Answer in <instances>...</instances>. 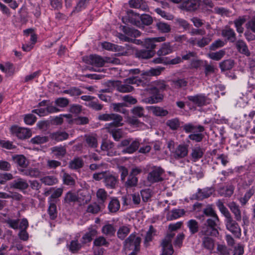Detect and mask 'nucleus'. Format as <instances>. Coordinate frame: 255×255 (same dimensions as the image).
I'll return each instance as SVG.
<instances>
[{
  "instance_id": "9b49d317",
  "label": "nucleus",
  "mask_w": 255,
  "mask_h": 255,
  "mask_svg": "<svg viewBox=\"0 0 255 255\" xmlns=\"http://www.w3.org/2000/svg\"><path fill=\"white\" fill-rule=\"evenodd\" d=\"M225 222L226 228L229 231L235 235H241V228L237 221L234 220L232 216L226 219Z\"/></svg>"
},
{
  "instance_id": "39448f33",
  "label": "nucleus",
  "mask_w": 255,
  "mask_h": 255,
  "mask_svg": "<svg viewBox=\"0 0 255 255\" xmlns=\"http://www.w3.org/2000/svg\"><path fill=\"white\" fill-rule=\"evenodd\" d=\"M174 235V233L168 234L162 241L161 246L162 253L161 255H172L173 254V249L171 242Z\"/></svg>"
},
{
  "instance_id": "603ef678",
  "label": "nucleus",
  "mask_w": 255,
  "mask_h": 255,
  "mask_svg": "<svg viewBox=\"0 0 255 255\" xmlns=\"http://www.w3.org/2000/svg\"><path fill=\"white\" fill-rule=\"evenodd\" d=\"M129 232L130 228L128 227L125 226H122L120 227L117 232L118 237L121 240H124Z\"/></svg>"
},
{
  "instance_id": "49530a36",
  "label": "nucleus",
  "mask_w": 255,
  "mask_h": 255,
  "mask_svg": "<svg viewBox=\"0 0 255 255\" xmlns=\"http://www.w3.org/2000/svg\"><path fill=\"white\" fill-rule=\"evenodd\" d=\"M212 34H208L206 37H203L202 38L197 40L196 45L201 48L205 47L212 41Z\"/></svg>"
},
{
  "instance_id": "473e14b6",
  "label": "nucleus",
  "mask_w": 255,
  "mask_h": 255,
  "mask_svg": "<svg viewBox=\"0 0 255 255\" xmlns=\"http://www.w3.org/2000/svg\"><path fill=\"white\" fill-rule=\"evenodd\" d=\"M118 179L115 176L110 174H106L104 179L105 185L107 187L114 188L117 183Z\"/></svg>"
},
{
  "instance_id": "8fccbe9b",
  "label": "nucleus",
  "mask_w": 255,
  "mask_h": 255,
  "mask_svg": "<svg viewBox=\"0 0 255 255\" xmlns=\"http://www.w3.org/2000/svg\"><path fill=\"white\" fill-rule=\"evenodd\" d=\"M91 0H79L75 6L72 13L78 12L85 9Z\"/></svg>"
},
{
  "instance_id": "e433bc0d",
  "label": "nucleus",
  "mask_w": 255,
  "mask_h": 255,
  "mask_svg": "<svg viewBox=\"0 0 255 255\" xmlns=\"http://www.w3.org/2000/svg\"><path fill=\"white\" fill-rule=\"evenodd\" d=\"M12 159L15 163L21 167H26L28 165V162L26 158L22 155L13 156Z\"/></svg>"
},
{
  "instance_id": "f3484780",
  "label": "nucleus",
  "mask_w": 255,
  "mask_h": 255,
  "mask_svg": "<svg viewBox=\"0 0 255 255\" xmlns=\"http://www.w3.org/2000/svg\"><path fill=\"white\" fill-rule=\"evenodd\" d=\"M228 207L234 214L236 220L241 221L242 220V212L239 205L235 202H232L228 204Z\"/></svg>"
},
{
  "instance_id": "3c124183",
  "label": "nucleus",
  "mask_w": 255,
  "mask_h": 255,
  "mask_svg": "<svg viewBox=\"0 0 255 255\" xmlns=\"http://www.w3.org/2000/svg\"><path fill=\"white\" fill-rule=\"evenodd\" d=\"M166 125L171 129L174 130L178 129L180 126V122L178 119L174 118L167 121Z\"/></svg>"
},
{
  "instance_id": "f257e3e1",
  "label": "nucleus",
  "mask_w": 255,
  "mask_h": 255,
  "mask_svg": "<svg viewBox=\"0 0 255 255\" xmlns=\"http://www.w3.org/2000/svg\"><path fill=\"white\" fill-rule=\"evenodd\" d=\"M99 119L105 121H112V123L107 125V128L109 129L115 140L118 141L122 137V133L120 129L112 130L111 131L110 129L112 127H118L123 125V123H122L123 118L121 116L115 114H106L100 115Z\"/></svg>"
},
{
  "instance_id": "a211bd4d",
  "label": "nucleus",
  "mask_w": 255,
  "mask_h": 255,
  "mask_svg": "<svg viewBox=\"0 0 255 255\" xmlns=\"http://www.w3.org/2000/svg\"><path fill=\"white\" fill-rule=\"evenodd\" d=\"M10 186L13 188L22 190L27 188L28 184L26 180L18 178L11 183Z\"/></svg>"
},
{
  "instance_id": "ea45409f",
  "label": "nucleus",
  "mask_w": 255,
  "mask_h": 255,
  "mask_svg": "<svg viewBox=\"0 0 255 255\" xmlns=\"http://www.w3.org/2000/svg\"><path fill=\"white\" fill-rule=\"evenodd\" d=\"M155 235V231L152 226H150L148 231L145 236L143 244L145 247L149 245V243L152 241L153 236Z\"/></svg>"
},
{
  "instance_id": "4468645a",
  "label": "nucleus",
  "mask_w": 255,
  "mask_h": 255,
  "mask_svg": "<svg viewBox=\"0 0 255 255\" xmlns=\"http://www.w3.org/2000/svg\"><path fill=\"white\" fill-rule=\"evenodd\" d=\"M90 63L96 67H102L106 62H110V58L106 57L105 59L98 55H91L90 56Z\"/></svg>"
},
{
  "instance_id": "de8ad7c7",
  "label": "nucleus",
  "mask_w": 255,
  "mask_h": 255,
  "mask_svg": "<svg viewBox=\"0 0 255 255\" xmlns=\"http://www.w3.org/2000/svg\"><path fill=\"white\" fill-rule=\"evenodd\" d=\"M216 205L221 213L225 216L226 219L232 216L228 209L221 200H219L217 202Z\"/></svg>"
},
{
  "instance_id": "f8f14e48",
  "label": "nucleus",
  "mask_w": 255,
  "mask_h": 255,
  "mask_svg": "<svg viewBox=\"0 0 255 255\" xmlns=\"http://www.w3.org/2000/svg\"><path fill=\"white\" fill-rule=\"evenodd\" d=\"M188 153V145L180 144L175 148L173 152V155L176 159H181L186 157Z\"/></svg>"
},
{
  "instance_id": "4be33fe9",
  "label": "nucleus",
  "mask_w": 255,
  "mask_h": 255,
  "mask_svg": "<svg viewBox=\"0 0 255 255\" xmlns=\"http://www.w3.org/2000/svg\"><path fill=\"white\" fill-rule=\"evenodd\" d=\"M236 46L238 51L241 54L245 55L247 56L251 55V52L249 51L246 43L242 40H239L236 42Z\"/></svg>"
},
{
  "instance_id": "052dcab7",
  "label": "nucleus",
  "mask_w": 255,
  "mask_h": 255,
  "mask_svg": "<svg viewBox=\"0 0 255 255\" xmlns=\"http://www.w3.org/2000/svg\"><path fill=\"white\" fill-rule=\"evenodd\" d=\"M142 46L148 50H153L156 47V45L152 38H147L144 39Z\"/></svg>"
},
{
  "instance_id": "dca6fc26",
  "label": "nucleus",
  "mask_w": 255,
  "mask_h": 255,
  "mask_svg": "<svg viewBox=\"0 0 255 255\" xmlns=\"http://www.w3.org/2000/svg\"><path fill=\"white\" fill-rule=\"evenodd\" d=\"M98 233L96 228L93 226H90L88 229V232H86L82 237V242L85 244L90 242L93 238L97 235Z\"/></svg>"
},
{
  "instance_id": "2f4dec72",
  "label": "nucleus",
  "mask_w": 255,
  "mask_h": 255,
  "mask_svg": "<svg viewBox=\"0 0 255 255\" xmlns=\"http://www.w3.org/2000/svg\"><path fill=\"white\" fill-rule=\"evenodd\" d=\"M164 67L158 66L156 68H152L149 70L143 71L141 75L146 76H158L164 70Z\"/></svg>"
},
{
  "instance_id": "680f3d73",
  "label": "nucleus",
  "mask_w": 255,
  "mask_h": 255,
  "mask_svg": "<svg viewBox=\"0 0 255 255\" xmlns=\"http://www.w3.org/2000/svg\"><path fill=\"white\" fill-rule=\"evenodd\" d=\"M48 213L50 218L51 220H54L57 217V212L56 206L55 203H50L49 204Z\"/></svg>"
},
{
  "instance_id": "393cba45",
  "label": "nucleus",
  "mask_w": 255,
  "mask_h": 255,
  "mask_svg": "<svg viewBox=\"0 0 255 255\" xmlns=\"http://www.w3.org/2000/svg\"><path fill=\"white\" fill-rule=\"evenodd\" d=\"M50 138L56 141H61L67 139L69 134L65 131H57L50 134Z\"/></svg>"
},
{
  "instance_id": "5701e85b",
  "label": "nucleus",
  "mask_w": 255,
  "mask_h": 255,
  "mask_svg": "<svg viewBox=\"0 0 255 255\" xmlns=\"http://www.w3.org/2000/svg\"><path fill=\"white\" fill-rule=\"evenodd\" d=\"M221 34L223 37L226 38L227 40L232 42H234L236 40V33L234 30L230 27H227L223 29Z\"/></svg>"
},
{
  "instance_id": "4c0bfd02",
  "label": "nucleus",
  "mask_w": 255,
  "mask_h": 255,
  "mask_svg": "<svg viewBox=\"0 0 255 255\" xmlns=\"http://www.w3.org/2000/svg\"><path fill=\"white\" fill-rule=\"evenodd\" d=\"M84 162L80 157H75L70 161L69 164V167L72 169H78L83 167Z\"/></svg>"
},
{
  "instance_id": "f03ea898",
  "label": "nucleus",
  "mask_w": 255,
  "mask_h": 255,
  "mask_svg": "<svg viewBox=\"0 0 255 255\" xmlns=\"http://www.w3.org/2000/svg\"><path fill=\"white\" fill-rule=\"evenodd\" d=\"M220 220L218 215L209 217L206 221V226L203 227L199 235H213L218 234L217 228L219 225Z\"/></svg>"
},
{
  "instance_id": "412c9836",
  "label": "nucleus",
  "mask_w": 255,
  "mask_h": 255,
  "mask_svg": "<svg viewBox=\"0 0 255 255\" xmlns=\"http://www.w3.org/2000/svg\"><path fill=\"white\" fill-rule=\"evenodd\" d=\"M173 47L169 42H165L162 44L159 49L157 51V54L159 56H165L173 52Z\"/></svg>"
},
{
  "instance_id": "c9c22d12",
  "label": "nucleus",
  "mask_w": 255,
  "mask_h": 255,
  "mask_svg": "<svg viewBox=\"0 0 255 255\" xmlns=\"http://www.w3.org/2000/svg\"><path fill=\"white\" fill-rule=\"evenodd\" d=\"M148 110L151 111L152 114L156 116H165L168 114L166 110L163 109L159 107L148 106L147 107Z\"/></svg>"
},
{
  "instance_id": "2eb2a0df",
  "label": "nucleus",
  "mask_w": 255,
  "mask_h": 255,
  "mask_svg": "<svg viewBox=\"0 0 255 255\" xmlns=\"http://www.w3.org/2000/svg\"><path fill=\"white\" fill-rule=\"evenodd\" d=\"M199 6L198 0H188L183 2L180 6L181 8L187 11L195 10Z\"/></svg>"
},
{
  "instance_id": "1a4fd4ad",
  "label": "nucleus",
  "mask_w": 255,
  "mask_h": 255,
  "mask_svg": "<svg viewBox=\"0 0 255 255\" xmlns=\"http://www.w3.org/2000/svg\"><path fill=\"white\" fill-rule=\"evenodd\" d=\"M187 99L198 107L203 106L210 103V100L204 94H197L189 96Z\"/></svg>"
},
{
  "instance_id": "6e6d98bb",
  "label": "nucleus",
  "mask_w": 255,
  "mask_h": 255,
  "mask_svg": "<svg viewBox=\"0 0 255 255\" xmlns=\"http://www.w3.org/2000/svg\"><path fill=\"white\" fill-rule=\"evenodd\" d=\"M51 150L54 155L58 157L64 156L66 152L65 148L62 146L53 147Z\"/></svg>"
},
{
  "instance_id": "aec40b11",
  "label": "nucleus",
  "mask_w": 255,
  "mask_h": 255,
  "mask_svg": "<svg viewBox=\"0 0 255 255\" xmlns=\"http://www.w3.org/2000/svg\"><path fill=\"white\" fill-rule=\"evenodd\" d=\"M204 151V149L198 145L193 147L190 153L192 160L195 162L198 160L203 156Z\"/></svg>"
},
{
  "instance_id": "9d476101",
  "label": "nucleus",
  "mask_w": 255,
  "mask_h": 255,
  "mask_svg": "<svg viewBox=\"0 0 255 255\" xmlns=\"http://www.w3.org/2000/svg\"><path fill=\"white\" fill-rule=\"evenodd\" d=\"M163 172L164 171L161 168L154 167L148 175V180L152 183L162 181L163 180L162 175Z\"/></svg>"
},
{
  "instance_id": "4d7b16f0",
  "label": "nucleus",
  "mask_w": 255,
  "mask_h": 255,
  "mask_svg": "<svg viewBox=\"0 0 255 255\" xmlns=\"http://www.w3.org/2000/svg\"><path fill=\"white\" fill-rule=\"evenodd\" d=\"M63 172L62 179L63 183L67 185H73L75 184V180L68 173L65 172L64 170H62Z\"/></svg>"
},
{
  "instance_id": "338daca9",
  "label": "nucleus",
  "mask_w": 255,
  "mask_h": 255,
  "mask_svg": "<svg viewBox=\"0 0 255 255\" xmlns=\"http://www.w3.org/2000/svg\"><path fill=\"white\" fill-rule=\"evenodd\" d=\"M156 25L157 29L162 33L169 32L171 30L170 25L166 23L159 22L157 23Z\"/></svg>"
},
{
  "instance_id": "58836bf2",
  "label": "nucleus",
  "mask_w": 255,
  "mask_h": 255,
  "mask_svg": "<svg viewBox=\"0 0 255 255\" xmlns=\"http://www.w3.org/2000/svg\"><path fill=\"white\" fill-rule=\"evenodd\" d=\"M184 214L185 211L183 209H175L168 214L167 218L169 220H173L181 217Z\"/></svg>"
},
{
  "instance_id": "c756f323",
  "label": "nucleus",
  "mask_w": 255,
  "mask_h": 255,
  "mask_svg": "<svg viewBox=\"0 0 255 255\" xmlns=\"http://www.w3.org/2000/svg\"><path fill=\"white\" fill-rule=\"evenodd\" d=\"M235 187L232 184L225 186L220 189L219 193L226 197H231L234 191Z\"/></svg>"
},
{
  "instance_id": "79ce46f5",
  "label": "nucleus",
  "mask_w": 255,
  "mask_h": 255,
  "mask_svg": "<svg viewBox=\"0 0 255 255\" xmlns=\"http://www.w3.org/2000/svg\"><path fill=\"white\" fill-rule=\"evenodd\" d=\"M0 70L7 75H10L14 73L13 65L9 62H6L3 64H0Z\"/></svg>"
},
{
  "instance_id": "b1692460",
  "label": "nucleus",
  "mask_w": 255,
  "mask_h": 255,
  "mask_svg": "<svg viewBox=\"0 0 255 255\" xmlns=\"http://www.w3.org/2000/svg\"><path fill=\"white\" fill-rule=\"evenodd\" d=\"M255 192V187L252 186L248 189L243 197H240L239 201L242 206L245 205Z\"/></svg>"
},
{
  "instance_id": "a18cd8bd",
  "label": "nucleus",
  "mask_w": 255,
  "mask_h": 255,
  "mask_svg": "<svg viewBox=\"0 0 255 255\" xmlns=\"http://www.w3.org/2000/svg\"><path fill=\"white\" fill-rule=\"evenodd\" d=\"M187 226L188 227L191 234H194L198 232L199 230L198 223L194 219H191L187 222Z\"/></svg>"
},
{
  "instance_id": "ddd939ff",
  "label": "nucleus",
  "mask_w": 255,
  "mask_h": 255,
  "mask_svg": "<svg viewBox=\"0 0 255 255\" xmlns=\"http://www.w3.org/2000/svg\"><path fill=\"white\" fill-rule=\"evenodd\" d=\"M202 237V247L208 250V251L212 252L215 246L214 240L209 236H214L213 235H199Z\"/></svg>"
},
{
  "instance_id": "bf43d9fd",
  "label": "nucleus",
  "mask_w": 255,
  "mask_h": 255,
  "mask_svg": "<svg viewBox=\"0 0 255 255\" xmlns=\"http://www.w3.org/2000/svg\"><path fill=\"white\" fill-rule=\"evenodd\" d=\"M102 47L108 50L119 51L120 50L121 47L118 45L108 42H104L102 43Z\"/></svg>"
},
{
  "instance_id": "72a5a7b5",
  "label": "nucleus",
  "mask_w": 255,
  "mask_h": 255,
  "mask_svg": "<svg viewBox=\"0 0 255 255\" xmlns=\"http://www.w3.org/2000/svg\"><path fill=\"white\" fill-rule=\"evenodd\" d=\"M102 233L107 237H112L116 233V229L112 224H107L102 228Z\"/></svg>"
},
{
  "instance_id": "6ab92c4d",
  "label": "nucleus",
  "mask_w": 255,
  "mask_h": 255,
  "mask_svg": "<svg viewBox=\"0 0 255 255\" xmlns=\"http://www.w3.org/2000/svg\"><path fill=\"white\" fill-rule=\"evenodd\" d=\"M213 192V190L212 188L207 187L202 189H198L195 194V197L198 200H203L210 197Z\"/></svg>"
},
{
  "instance_id": "69168bd1",
  "label": "nucleus",
  "mask_w": 255,
  "mask_h": 255,
  "mask_svg": "<svg viewBox=\"0 0 255 255\" xmlns=\"http://www.w3.org/2000/svg\"><path fill=\"white\" fill-rule=\"evenodd\" d=\"M190 171L192 174L195 175L198 178H201L203 176L201 167L198 165H195L191 167Z\"/></svg>"
},
{
  "instance_id": "09e8293b",
  "label": "nucleus",
  "mask_w": 255,
  "mask_h": 255,
  "mask_svg": "<svg viewBox=\"0 0 255 255\" xmlns=\"http://www.w3.org/2000/svg\"><path fill=\"white\" fill-rule=\"evenodd\" d=\"M246 19L244 16L239 17L234 21V24L238 32L242 33L244 31L243 24L246 22Z\"/></svg>"
},
{
  "instance_id": "7c9ffc66",
  "label": "nucleus",
  "mask_w": 255,
  "mask_h": 255,
  "mask_svg": "<svg viewBox=\"0 0 255 255\" xmlns=\"http://www.w3.org/2000/svg\"><path fill=\"white\" fill-rule=\"evenodd\" d=\"M155 52L151 50H140L135 53L137 57L141 59H149L154 56Z\"/></svg>"
},
{
  "instance_id": "bb28decb",
  "label": "nucleus",
  "mask_w": 255,
  "mask_h": 255,
  "mask_svg": "<svg viewBox=\"0 0 255 255\" xmlns=\"http://www.w3.org/2000/svg\"><path fill=\"white\" fill-rule=\"evenodd\" d=\"M129 4L131 7L141 9L143 10H146L148 8L146 3L143 0H130Z\"/></svg>"
},
{
  "instance_id": "a19ab883",
  "label": "nucleus",
  "mask_w": 255,
  "mask_h": 255,
  "mask_svg": "<svg viewBox=\"0 0 255 255\" xmlns=\"http://www.w3.org/2000/svg\"><path fill=\"white\" fill-rule=\"evenodd\" d=\"M225 53V50L222 49L217 52L209 53L208 54L207 56L212 60L219 61L224 56Z\"/></svg>"
},
{
  "instance_id": "7ed1b4c3",
  "label": "nucleus",
  "mask_w": 255,
  "mask_h": 255,
  "mask_svg": "<svg viewBox=\"0 0 255 255\" xmlns=\"http://www.w3.org/2000/svg\"><path fill=\"white\" fill-rule=\"evenodd\" d=\"M141 238L134 233L130 234L124 242V249L126 251L139 252Z\"/></svg>"
},
{
  "instance_id": "0e129e2a",
  "label": "nucleus",
  "mask_w": 255,
  "mask_h": 255,
  "mask_svg": "<svg viewBox=\"0 0 255 255\" xmlns=\"http://www.w3.org/2000/svg\"><path fill=\"white\" fill-rule=\"evenodd\" d=\"M41 181L45 185H52L58 182L57 179L53 176H47L41 179Z\"/></svg>"
},
{
  "instance_id": "a878e982",
  "label": "nucleus",
  "mask_w": 255,
  "mask_h": 255,
  "mask_svg": "<svg viewBox=\"0 0 255 255\" xmlns=\"http://www.w3.org/2000/svg\"><path fill=\"white\" fill-rule=\"evenodd\" d=\"M171 83V85L173 88L179 89L186 87L188 81L184 78H177L172 80Z\"/></svg>"
},
{
  "instance_id": "e2e57ef3",
  "label": "nucleus",
  "mask_w": 255,
  "mask_h": 255,
  "mask_svg": "<svg viewBox=\"0 0 255 255\" xmlns=\"http://www.w3.org/2000/svg\"><path fill=\"white\" fill-rule=\"evenodd\" d=\"M68 247L70 251L74 253L78 252L81 249V245L79 243L77 240H74L71 241Z\"/></svg>"
},
{
  "instance_id": "774afa93",
  "label": "nucleus",
  "mask_w": 255,
  "mask_h": 255,
  "mask_svg": "<svg viewBox=\"0 0 255 255\" xmlns=\"http://www.w3.org/2000/svg\"><path fill=\"white\" fill-rule=\"evenodd\" d=\"M216 253L219 255H230V251L225 245L218 244Z\"/></svg>"
},
{
  "instance_id": "c03bdc74",
  "label": "nucleus",
  "mask_w": 255,
  "mask_h": 255,
  "mask_svg": "<svg viewBox=\"0 0 255 255\" xmlns=\"http://www.w3.org/2000/svg\"><path fill=\"white\" fill-rule=\"evenodd\" d=\"M138 178L136 177L129 175L125 186L127 189H129L136 186Z\"/></svg>"
},
{
  "instance_id": "864d4df0",
  "label": "nucleus",
  "mask_w": 255,
  "mask_h": 255,
  "mask_svg": "<svg viewBox=\"0 0 255 255\" xmlns=\"http://www.w3.org/2000/svg\"><path fill=\"white\" fill-rule=\"evenodd\" d=\"M139 145V142L138 140L135 139L133 140L128 146L123 150V152L125 153H132L138 148Z\"/></svg>"
},
{
  "instance_id": "423d86ee",
  "label": "nucleus",
  "mask_w": 255,
  "mask_h": 255,
  "mask_svg": "<svg viewBox=\"0 0 255 255\" xmlns=\"http://www.w3.org/2000/svg\"><path fill=\"white\" fill-rule=\"evenodd\" d=\"M140 15L133 10H128L126 14L122 17V21L126 24L131 23L136 26L141 25Z\"/></svg>"
},
{
  "instance_id": "cd10ccee",
  "label": "nucleus",
  "mask_w": 255,
  "mask_h": 255,
  "mask_svg": "<svg viewBox=\"0 0 255 255\" xmlns=\"http://www.w3.org/2000/svg\"><path fill=\"white\" fill-rule=\"evenodd\" d=\"M183 129L187 133L189 132H202L204 130V128L202 126H196L193 125L192 124H185L183 127Z\"/></svg>"
},
{
  "instance_id": "6e6552de",
  "label": "nucleus",
  "mask_w": 255,
  "mask_h": 255,
  "mask_svg": "<svg viewBox=\"0 0 255 255\" xmlns=\"http://www.w3.org/2000/svg\"><path fill=\"white\" fill-rule=\"evenodd\" d=\"M10 130L13 134H15L20 139L29 138L31 136L30 130L27 128H20L13 126L11 127Z\"/></svg>"
},
{
  "instance_id": "f704fd0d",
  "label": "nucleus",
  "mask_w": 255,
  "mask_h": 255,
  "mask_svg": "<svg viewBox=\"0 0 255 255\" xmlns=\"http://www.w3.org/2000/svg\"><path fill=\"white\" fill-rule=\"evenodd\" d=\"M22 174L33 178H37L40 175V171L36 168H29L21 170Z\"/></svg>"
},
{
  "instance_id": "c85d7f7f",
  "label": "nucleus",
  "mask_w": 255,
  "mask_h": 255,
  "mask_svg": "<svg viewBox=\"0 0 255 255\" xmlns=\"http://www.w3.org/2000/svg\"><path fill=\"white\" fill-rule=\"evenodd\" d=\"M65 118L66 119V122L69 124H71L72 123V115L70 114H61L59 116L55 117L53 120V121L54 122V124L56 125H61L64 119L63 118Z\"/></svg>"
},
{
  "instance_id": "37998d69",
  "label": "nucleus",
  "mask_w": 255,
  "mask_h": 255,
  "mask_svg": "<svg viewBox=\"0 0 255 255\" xmlns=\"http://www.w3.org/2000/svg\"><path fill=\"white\" fill-rule=\"evenodd\" d=\"M120 208L119 201L116 198H113L110 202L108 205L109 211L111 213H116Z\"/></svg>"
},
{
  "instance_id": "5fc2aeb1",
  "label": "nucleus",
  "mask_w": 255,
  "mask_h": 255,
  "mask_svg": "<svg viewBox=\"0 0 255 255\" xmlns=\"http://www.w3.org/2000/svg\"><path fill=\"white\" fill-rule=\"evenodd\" d=\"M234 65V61L231 59L226 60L220 63V68L222 71L231 69Z\"/></svg>"
},
{
  "instance_id": "13d9d810",
  "label": "nucleus",
  "mask_w": 255,
  "mask_h": 255,
  "mask_svg": "<svg viewBox=\"0 0 255 255\" xmlns=\"http://www.w3.org/2000/svg\"><path fill=\"white\" fill-rule=\"evenodd\" d=\"M48 141V137L46 136L37 135L30 139V142L33 144H40Z\"/></svg>"
},
{
  "instance_id": "20e7f679",
  "label": "nucleus",
  "mask_w": 255,
  "mask_h": 255,
  "mask_svg": "<svg viewBox=\"0 0 255 255\" xmlns=\"http://www.w3.org/2000/svg\"><path fill=\"white\" fill-rule=\"evenodd\" d=\"M137 83L136 77H129L125 80V83L117 82L115 86L119 92L122 93L130 92L133 89L131 86L128 84H133Z\"/></svg>"
},
{
  "instance_id": "0eeeda50",
  "label": "nucleus",
  "mask_w": 255,
  "mask_h": 255,
  "mask_svg": "<svg viewBox=\"0 0 255 255\" xmlns=\"http://www.w3.org/2000/svg\"><path fill=\"white\" fill-rule=\"evenodd\" d=\"M151 96L143 99V102L146 104H154L159 102L162 99V96L159 93L157 88L154 87L148 90Z\"/></svg>"
}]
</instances>
